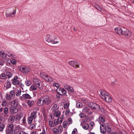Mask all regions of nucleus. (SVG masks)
<instances>
[{"label": "nucleus", "instance_id": "42", "mask_svg": "<svg viewBox=\"0 0 134 134\" xmlns=\"http://www.w3.org/2000/svg\"><path fill=\"white\" fill-rule=\"evenodd\" d=\"M4 127L5 125L4 124H1L0 126V131H3Z\"/></svg>", "mask_w": 134, "mask_h": 134}, {"label": "nucleus", "instance_id": "52", "mask_svg": "<svg viewBox=\"0 0 134 134\" xmlns=\"http://www.w3.org/2000/svg\"><path fill=\"white\" fill-rule=\"evenodd\" d=\"M67 125V122L66 121H65L63 122V126L64 128H65Z\"/></svg>", "mask_w": 134, "mask_h": 134}, {"label": "nucleus", "instance_id": "64", "mask_svg": "<svg viewBox=\"0 0 134 134\" xmlns=\"http://www.w3.org/2000/svg\"><path fill=\"white\" fill-rule=\"evenodd\" d=\"M7 55L9 57H11V56H12L13 54H10L9 53V54H7Z\"/></svg>", "mask_w": 134, "mask_h": 134}, {"label": "nucleus", "instance_id": "2", "mask_svg": "<svg viewBox=\"0 0 134 134\" xmlns=\"http://www.w3.org/2000/svg\"><path fill=\"white\" fill-rule=\"evenodd\" d=\"M99 92L100 93L99 94L100 96L103 99L107 102H110L112 101V98L105 91L100 90Z\"/></svg>", "mask_w": 134, "mask_h": 134}, {"label": "nucleus", "instance_id": "25", "mask_svg": "<svg viewBox=\"0 0 134 134\" xmlns=\"http://www.w3.org/2000/svg\"><path fill=\"white\" fill-rule=\"evenodd\" d=\"M104 124H102L100 126V131L101 133H104L106 132V129L104 127Z\"/></svg>", "mask_w": 134, "mask_h": 134}, {"label": "nucleus", "instance_id": "20", "mask_svg": "<svg viewBox=\"0 0 134 134\" xmlns=\"http://www.w3.org/2000/svg\"><path fill=\"white\" fill-rule=\"evenodd\" d=\"M114 29L115 32L118 34L119 35H122L123 31L121 28L120 27H118L115 28Z\"/></svg>", "mask_w": 134, "mask_h": 134}, {"label": "nucleus", "instance_id": "41", "mask_svg": "<svg viewBox=\"0 0 134 134\" xmlns=\"http://www.w3.org/2000/svg\"><path fill=\"white\" fill-rule=\"evenodd\" d=\"M95 7L96 9L100 11H101L102 10V8L100 7L98 5H95Z\"/></svg>", "mask_w": 134, "mask_h": 134}, {"label": "nucleus", "instance_id": "31", "mask_svg": "<svg viewBox=\"0 0 134 134\" xmlns=\"http://www.w3.org/2000/svg\"><path fill=\"white\" fill-rule=\"evenodd\" d=\"M3 112L4 114L6 115H8V108L7 107H5L3 109Z\"/></svg>", "mask_w": 134, "mask_h": 134}, {"label": "nucleus", "instance_id": "58", "mask_svg": "<svg viewBox=\"0 0 134 134\" xmlns=\"http://www.w3.org/2000/svg\"><path fill=\"white\" fill-rule=\"evenodd\" d=\"M18 84L21 87V88H22V89H23V87H24V86L23 84L21 82H19V83Z\"/></svg>", "mask_w": 134, "mask_h": 134}, {"label": "nucleus", "instance_id": "1", "mask_svg": "<svg viewBox=\"0 0 134 134\" xmlns=\"http://www.w3.org/2000/svg\"><path fill=\"white\" fill-rule=\"evenodd\" d=\"M45 40L48 42L53 44H57L59 42V40L57 39L54 34L47 35Z\"/></svg>", "mask_w": 134, "mask_h": 134}, {"label": "nucleus", "instance_id": "46", "mask_svg": "<svg viewBox=\"0 0 134 134\" xmlns=\"http://www.w3.org/2000/svg\"><path fill=\"white\" fill-rule=\"evenodd\" d=\"M21 91L20 90H18L16 92V95L17 96H19L21 94Z\"/></svg>", "mask_w": 134, "mask_h": 134}, {"label": "nucleus", "instance_id": "28", "mask_svg": "<svg viewBox=\"0 0 134 134\" xmlns=\"http://www.w3.org/2000/svg\"><path fill=\"white\" fill-rule=\"evenodd\" d=\"M30 116L33 118L34 120L37 117L36 112L34 111L31 114Z\"/></svg>", "mask_w": 134, "mask_h": 134}, {"label": "nucleus", "instance_id": "49", "mask_svg": "<svg viewBox=\"0 0 134 134\" xmlns=\"http://www.w3.org/2000/svg\"><path fill=\"white\" fill-rule=\"evenodd\" d=\"M67 121L68 122V124H70L72 123V120L71 119V118H69L68 119Z\"/></svg>", "mask_w": 134, "mask_h": 134}, {"label": "nucleus", "instance_id": "38", "mask_svg": "<svg viewBox=\"0 0 134 134\" xmlns=\"http://www.w3.org/2000/svg\"><path fill=\"white\" fill-rule=\"evenodd\" d=\"M37 87L38 86H37L36 85L35 86L34 85H32L31 86V88L32 90H36Z\"/></svg>", "mask_w": 134, "mask_h": 134}, {"label": "nucleus", "instance_id": "9", "mask_svg": "<svg viewBox=\"0 0 134 134\" xmlns=\"http://www.w3.org/2000/svg\"><path fill=\"white\" fill-rule=\"evenodd\" d=\"M56 91L59 95L63 96L65 95L66 94V90L64 88L61 87L57 88Z\"/></svg>", "mask_w": 134, "mask_h": 134}, {"label": "nucleus", "instance_id": "29", "mask_svg": "<svg viewBox=\"0 0 134 134\" xmlns=\"http://www.w3.org/2000/svg\"><path fill=\"white\" fill-rule=\"evenodd\" d=\"M61 114V112L59 111H55L54 114V115L56 117H58Z\"/></svg>", "mask_w": 134, "mask_h": 134}, {"label": "nucleus", "instance_id": "15", "mask_svg": "<svg viewBox=\"0 0 134 134\" xmlns=\"http://www.w3.org/2000/svg\"><path fill=\"white\" fill-rule=\"evenodd\" d=\"M64 88L68 91L71 92H74V90L73 88L69 85L65 84L64 85Z\"/></svg>", "mask_w": 134, "mask_h": 134}, {"label": "nucleus", "instance_id": "62", "mask_svg": "<svg viewBox=\"0 0 134 134\" xmlns=\"http://www.w3.org/2000/svg\"><path fill=\"white\" fill-rule=\"evenodd\" d=\"M31 134H38V133L36 131H33L31 132Z\"/></svg>", "mask_w": 134, "mask_h": 134}, {"label": "nucleus", "instance_id": "30", "mask_svg": "<svg viewBox=\"0 0 134 134\" xmlns=\"http://www.w3.org/2000/svg\"><path fill=\"white\" fill-rule=\"evenodd\" d=\"M11 84L9 81H7L5 84V87L6 89H8L11 87Z\"/></svg>", "mask_w": 134, "mask_h": 134}, {"label": "nucleus", "instance_id": "44", "mask_svg": "<svg viewBox=\"0 0 134 134\" xmlns=\"http://www.w3.org/2000/svg\"><path fill=\"white\" fill-rule=\"evenodd\" d=\"M58 108L57 105L56 104H54L53 105L52 107V109H57Z\"/></svg>", "mask_w": 134, "mask_h": 134}, {"label": "nucleus", "instance_id": "36", "mask_svg": "<svg viewBox=\"0 0 134 134\" xmlns=\"http://www.w3.org/2000/svg\"><path fill=\"white\" fill-rule=\"evenodd\" d=\"M82 127L85 130H87L89 127V125L88 124H85L82 125Z\"/></svg>", "mask_w": 134, "mask_h": 134}, {"label": "nucleus", "instance_id": "33", "mask_svg": "<svg viewBox=\"0 0 134 134\" xmlns=\"http://www.w3.org/2000/svg\"><path fill=\"white\" fill-rule=\"evenodd\" d=\"M22 128L20 127V125H18L16 126L15 127V130H14L17 131H21L22 130Z\"/></svg>", "mask_w": 134, "mask_h": 134}, {"label": "nucleus", "instance_id": "43", "mask_svg": "<svg viewBox=\"0 0 134 134\" xmlns=\"http://www.w3.org/2000/svg\"><path fill=\"white\" fill-rule=\"evenodd\" d=\"M69 103H65L64 105V108L66 109H68L69 106Z\"/></svg>", "mask_w": 134, "mask_h": 134}, {"label": "nucleus", "instance_id": "61", "mask_svg": "<svg viewBox=\"0 0 134 134\" xmlns=\"http://www.w3.org/2000/svg\"><path fill=\"white\" fill-rule=\"evenodd\" d=\"M40 134H46L45 131L44 130L43 131V132L41 133Z\"/></svg>", "mask_w": 134, "mask_h": 134}, {"label": "nucleus", "instance_id": "5", "mask_svg": "<svg viewBox=\"0 0 134 134\" xmlns=\"http://www.w3.org/2000/svg\"><path fill=\"white\" fill-rule=\"evenodd\" d=\"M42 97L44 105H48L51 104L52 100L48 96H43Z\"/></svg>", "mask_w": 134, "mask_h": 134}, {"label": "nucleus", "instance_id": "10", "mask_svg": "<svg viewBox=\"0 0 134 134\" xmlns=\"http://www.w3.org/2000/svg\"><path fill=\"white\" fill-rule=\"evenodd\" d=\"M31 69L29 67L20 66L19 70L23 73H27L30 72Z\"/></svg>", "mask_w": 134, "mask_h": 134}, {"label": "nucleus", "instance_id": "4", "mask_svg": "<svg viewBox=\"0 0 134 134\" xmlns=\"http://www.w3.org/2000/svg\"><path fill=\"white\" fill-rule=\"evenodd\" d=\"M34 83L36 85L40 90H42L43 88V85L42 82L38 79L37 78H34L33 80Z\"/></svg>", "mask_w": 134, "mask_h": 134}, {"label": "nucleus", "instance_id": "59", "mask_svg": "<svg viewBox=\"0 0 134 134\" xmlns=\"http://www.w3.org/2000/svg\"><path fill=\"white\" fill-rule=\"evenodd\" d=\"M89 124L92 128L93 127V126L94 125V123L93 122H90Z\"/></svg>", "mask_w": 134, "mask_h": 134}, {"label": "nucleus", "instance_id": "37", "mask_svg": "<svg viewBox=\"0 0 134 134\" xmlns=\"http://www.w3.org/2000/svg\"><path fill=\"white\" fill-rule=\"evenodd\" d=\"M76 106L78 108H81L82 106V104L81 103L78 102L77 103Z\"/></svg>", "mask_w": 134, "mask_h": 134}, {"label": "nucleus", "instance_id": "51", "mask_svg": "<svg viewBox=\"0 0 134 134\" xmlns=\"http://www.w3.org/2000/svg\"><path fill=\"white\" fill-rule=\"evenodd\" d=\"M70 113V110L69 109L67 110L65 112V114L66 116H69V113Z\"/></svg>", "mask_w": 134, "mask_h": 134}, {"label": "nucleus", "instance_id": "40", "mask_svg": "<svg viewBox=\"0 0 134 134\" xmlns=\"http://www.w3.org/2000/svg\"><path fill=\"white\" fill-rule=\"evenodd\" d=\"M6 75L8 77V78L11 77L12 76V74L10 72H8L6 73Z\"/></svg>", "mask_w": 134, "mask_h": 134}, {"label": "nucleus", "instance_id": "6", "mask_svg": "<svg viewBox=\"0 0 134 134\" xmlns=\"http://www.w3.org/2000/svg\"><path fill=\"white\" fill-rule=\"evenodd\" d=\"M40 75L43 79L46 81L49 82H51L53 81V79L48 75L44 74L42 73H40Z\"/></svg>", "mask_w": 134, "mask_h": 134}, {"label": "nucleus", "instance_id": "12", "mask_svg": "<svg viewBox=\"0 0 134 134\" xmlns=\"http://www.w3.org/2000/svg\"><path fill=\"white\" fill-rule=\"evenodd\" d=\"M88 105L89 107L93 109H95L99 108V106L96 103L92 102L88 103Z\"/></svg>", "mask_w": 134, "mask_h": 134}, {"label": "nucleus", "instance_id": "14", "mask_svg": "<svg viewBox=\"0 0 134 134\" xmlns=\"http://www.w3.org/2000/svg\"><path fill=\"white\" fill-rule=\"evenodd\" d=\"M122 35H123L129 38L131 36V34L130 31L127 30H126L123 31Z\"/></svg>", "mask_w": 134, "mask_h": 134}, {"label": "nucleus", "instance_id": "50", "mask_svg": "<svg viewBox=\"0 0 134 134\" xmlns=\"http://www.w3.org/2000/svg\"><path fill=\"white\" fill-rule=\"evenodd\" d=\"M15 118L16 120H19L21 118V116L20 115H17Z\"/></svg>", "mask_w": 134, "mask_h": 134}, {"label": "nucleus", "instance_id": "27", "mask_svg": "<svg viewBox=\"0 0 134 134\" xmlns=\"http://www.w3.org/2000/svg\"><path fill=\"white\" fill-rule=\"evenodd\" d=\"M22 96L23 98L26 99H31L32 98V97L30 95L27 93L24 94L22 95Z\"/></svg>", "mask_w": 134, "mask_h": 134}, {"label": "nucleus", "instance_id": "21", "mask_svg": "<svg viewBox=\"0 0 134 134\" xmlns=\"http://www.w3.org/2000/svg\"><path fill=\"white\" fill-rule=\"evenodd\" d=\"M16 13V10H14L11 14L6 13V15L7 18L14 17Z\"/></svg>", "mask_w": 134, "mask_h": 134}, {"label": "nucleus", "instance_id": "34", "mask_svg": "<svg viewBox=\"0 0 134 134\" xmlns=\"http://www.w3.org/2000/svg\"><path fill=\"white\" fill-rule=\"evenodd\" d=\"M54 123V122L52 121H49V125L51 127H53L55 126V125Z\"/></svg>", "mask_w": 134, "mask_h": 134}, {"label": "nucleus", "instance_id": "17", "mask_svg": "<svg viewBox=\"0 0 134 134\" xmlns=\"http://www.w3.org/2000/svg\"><path fill=\"white\" fill-rule=\"evenodd\" d=\"M18 102V99H16L13 100L10 104L11 107H17Z\"/></svg>", "mask_w": 134, "mask_h": 134}, {"label": "nucleus", "instance_id": "53", "mask_svg": "<svg viewBox=\"0 0 134 134\" xmlns=\"http://www.w3.org/2000/svg\"><path fill=\"white\" fill-rule=\"evenodd\" d=\"M99 119L100 121L102 122H103L105 121L104 119L102 116H100L99 117Z\"/></svg>", "mask_w": 134, "mask_h": 134}, {"label": "nucleus", "instance_id": "48", "mask_svg": "<svg viewBox=\"0 0 134 134\" xmlns=\"http://www.w3.org/2000/svg\"><path fill=\"white\" fill-rule=\"evenodd\" d=\"M79 116L81 118H83L85 117L86 116V115H85V114L83 113H81L79 114Z\"/></svg>", "mask_w": 134, "mask_h": 134}, {"label": "nucleus", "instance_id": "32", "mask_svg": "<svg viewBox=\"0 0 134 134\" xmlns=\"http://www.w3.org/2000/svg\"><path fill=\"white\" fill-rule=\"evenodd\" d=\"M25 84L26 86H29L32 84V82L30 80H27L25 82Z\"/></svg>", "mask_w": 134, "mask_h": 134}, {"label": "nucleus", "instance_id": "47", "mask_svg": "<svg viewBox=\"0 0 134 134\" xmlns=\"http://www.w3.org/2000/svg\"><path fill=\"white\" fill-rule=\"evenodd\" d=\"M16 134H26V133L23 131H18L17 132Z\"/></svg>", "mask_w": 134, "mask_h": 134}, {"label": "nucleus", "instance_id": "11", "mask_svg": "<svg viewBox=\"0 0 134 134\" xmlns=\"http://www.w3.org/2000/svg\"><path fill=\"white\" fill-rule=\"evenodd\" d=\"M82 112L88 115H91L92 113V111L87 107H85L83 108Z\"/></svg>", "mask_w": 134, "mask_h": 134}, {"label": "nucleus", "instance_id": "55", "mask_svg": "<svg viewBox=\"0 0 134 134\" xmlns=\"http://www.w3.org/2000/svg\"><path fill=\"white\" fill-rule=\"evenodd\" d=\"M30 127L31 129H33L35 127V125L34 124H31L30 125Z\"/></svg>", "mask_w": 134, "mask_h": 134}, {"label": "nucleus", "instance_id": "63", "mask_svg": "<svg viewBox=\"0 0 134 134\" xmlns=\"http://www.w3.org/2000/svg\"><path fill=\"white\" fill-rule=\"evenodd\" d=\"M64 118V115H62L61 116V117L59 118H61V119H62H62H63Z\"/></svg>", "mask_w": 134, "mask_h": 134}, {"label": "nucleus", "instance_id": "56", "mask_svg": "<svg viewBox=\"0 0 134 134\" xmlns=\"http://www.w3.org/2000/svg\"><path fill=\"white\" fill-rule=\"evenodd\" d=\"M7 103L5 101H3L2 102V105L3 107H4L7 105Z\"/></svg>", "mask_w": 134, "mask_h": 134}, {"label": "nucleus", "instance_id": "18", "mask_svg": "<svg viewBox=\"0 0 134 134\" xmlns=\"http://www.w3.org/2000/svg\"><path fill=\"white\" fill-rule=\"evenodd\" d=\"M18 77L17 76H15L13 79H12V83L14 85H18L19 83V81L18 80Z\"/></svg>", "mask_w": 134, "mask_h": 134}, {"label": "nucleus", "instance_id": "39", "mask_svg": "<svg viewBox=\"0 0 134 134\" xmlns=\"http://www.w3.org/2000/svg\"><path fill=\"white\" fill-rule=\"evenodd\" d=\"M5 75L4 74H2L0 75V78L3 79H5L6 78Z\"/></svg>", "mask_w": 134, "mask_h": 134}, {"label": "nucleus", "instance_id": "60", "mask_svg": "<svg viewBox=\"0 0 134 134\" xmlns=\"http://www.w3.org/2000/svg\"><path fill=\"white\" fill-rule=\"evenodd\" d=\"M3 62L1 60H0V65L2 66L3 65Z\"/></svg>", "mask_w": 134, "mask_h": 134}, {"label": "nucleus", "instance_id": "57", "mask_svg": "<svg viewBox=\"0 0 134 134\" xmlns=\"http://www.w3.org/2000/svg\"><path fill=\"white\" fill-rule=\"evenodd\" d=\"M77 132V130L76 129H74L72 132L71 134H75Z\"/></svg>", "mask_w": 134, "mask_h": 134}, {"label": "nucleus", "instance_id": "54", "mask_svg": "<svg viewBox=\"0 0 134 134\" xmlns=\"http://www.w3.org/2000/svg\"><path fill=\"white\" fill-rule=\"evenodd\" d=\"M11 62L13 65H15L16 64V60L14 59H12L11 61Z\"/></svg>", "mask_w": 134, "mask_h": 134}, {"label": "nucleus", "instance_id": "22", "mask_svg": "<svg viewBox=\"0 0 134 134\" xmlns=\"http://www.w3.org/2000/svg\"><path fill=\"white\" fill-rule=\"evenodd\" d=\"M37 103V104L39 106L44 105V103L43 101V98L42 97H41L38 99Z\"/></svg>", "mask_w": 134, "mask_h": 134}, {"label": "nucleus", "instance_id": "19", "mask_svg": "<svg viewBox=\"0 0 134 134\" xmlns=\"http://www.w3.org/2000/svg\"><path fill=\"white\" fill-rule=\"evenodd\" d=\"M15 116L12 115H11L9 116L8 119V121L10 123L12 124L15 121Z\"/></svg>", "mask_w": 134, "mask_h": 134}, {"label": "nucleus", "instance_id": "23", "mask_svg": "<svg viewBox=\"0 0 134 134\" xmlns=\"http://www.w3.org/2000/svg\"><path fill=\"white\" fill-rule=\"evenodd\" d=\"M62 121L61 118H57L55 119L54 121V123L55 125H57L59 123H61Z\"/></svg>", "mask_w": 134, "mask_h": 134}, {"label": "nucleus", "instance_id": "26", "mask_svg": "<svg viewBox=\"0 0 134 134\" xmlns=\"http://www.w3.org/2000/svg\"><path fill=\"white\" fill-rule=\"evenodd\" d=\"M27 103L28 105L30 107H32L34 104V100H28L27 101Z\"/></svg>", "mask_w": 134, "mask_h": 134}, {"label": "nucleus", "instance_id": "24", "mask_svg": "<svg viewBox=\"0 0 134 134\" xmlns=\"http://www.w3.org/2000/svg\"><path fill=\"white\" fill-rule=\"evenodd\" d=\"M7 55L4 53L3 51H0V57L2 58L5 59L7 57Z\"/></svg>", "mask_w": 134, "mask_h": 134}, {"label": "nucleus", "instance_id": "35", "mask_svg": "<svg viewBox=\"0 0 134 134\" xmlns=\"http://www.w3.org/2000/svg\"><path fill=\"white\" fill-rule=\"evenodd\" d=\"M33 119L30 116L27 119L28 123L29 124L31 123Z\"/></svg>", "mask_w": 134, "mask_h": 134}, {"label": "nucleus", "instance_id": "3", "mask_svg": "<svg viewBox=\"0 0 134 134\" xmlns=\"http://www.w3.org/2000/svg\"><path fill=\"white\" fill-rule=\"evenodd\" d=\"M14 129V127L13 124L11 123L8 124L6 129V134H15V132Z\"/></svg>", "mask_w": 134, "mask_h": 134}, {"label": "nucleus", "instance_id": "13", "mask_svg": "<svg viewBox=\"0 0 134 134\" xmlns=\"http://www.w3.org/2000/svg\"><path fill=\"white\" fill-rule=\"evenodd\" d=\"M69 64L75 68H79L80 64L75 61H71L68 62Z\"/></svg>", "mask_w": 134, "mask_h": 134}, {"label": "nucleus", "instance_id": "7", "mask_svg": "<svg viewBox=\"0 0 134 134\" xmlns=\"http://www.w3.org/2000/svg\"><path fill=\"white\" fill-rule=\"evenodd\" d=\"M63 130L62 126H59L58 128H54L52 131L54 134H59L62 133Z\"/></svg>", "mask_w": 134, "mask_h": 134}, {"label": "nucleus", "instance_id": "45", "mask_svg": "<svg viewBox=\"0 0 134 134\" xmlns=\"http://www.w3.org/2000/svg\"><path fill=\"white\" fill-rule=\"evenodd\" d=\"M53 85L54 86L56 87L57 88H59V87L60 86V85L57 83H53Z\"/></svg>", "mask_w": 134, "mask_h": 134}, {"label": "nucleus", "instance_id": "16", "mask_svg": "<svg viewBox=\"0 0 134 134\" xmlns=\"http://www.w3.org/2000/svg\"><path fill=\"white\" fill-rule=\"evenodd\" d=\"M17 107H10V112L13 114L16 113L18 112V110L16 108Z\"/></svg>", "mask_w": 134, "mask_h": 134}, {"label": "nucleus", "instance_id": "8", "mask_svg": "<svg viewBox=\"0 0 134 134\" xmlns=\"http://www.w3.org/2000/svg\"><path fill=\"white\" fill-rule=\"evenodd\" d=\"M15 93L14 91L12 90L10 91V94H6V98L7 100H10L13 98L15 97Z\"/></svg>", "mask_w": 134, "mask_h": 134}]
</instances>
